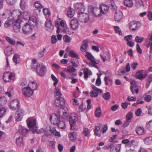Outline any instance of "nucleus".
Segmentation results:
<instances>
[{"label":"nucleus","mask_w":152,"mask_h":152,"mask_svg":"<svg viewBox=\"0 0 152 152\" xmlns=\"http://www.w3.org/2000/svg\"><path fill=\"white\" fill-rule=\"evenodd\" d=\"M79 25L78 20L75 19H73L71 21L70 27L73 30H75L78 27Z\"/></svg>","instance_id":"17"},{"label":"nucleus","mask_w":152,"mask_h":152,"mask_svg":"<svg viewBox=\"0 0 152 152\" xmlns=\"http://www.w3.org/2000/svg\"><path fill=\"white\" fill-rule=\"evenodd\" d=\"M20 21H21L20 18H23L24 20H26L29 18V13L27 11H24L23 12H20Z\"/></svg>","instance_id":"21"},{"label":"nucleus","mask_w":152,"mask_h":152,"mask_svg":"<svg viewBox=\"0 0 152 152\" xmlns=\"http://www.w3.org/2000/svg\"><path fill=\"white\" fill-rule=\"evenodd\" d=\"M45 28L47 31H52L53 28V26L50 20H47L45 22Z\"/></svg>","instance_id":"16"},{"label":"nucleus","mask_w":152,"mask_h":152,"mask_svg":"<svg viewBox=\"0 0 152 152\" xmlns=\"http://www.w3.org/2000/svg\"><path fill=\"white\" fill-rule=\"evenodd\" d=\"M57 124L58 127L61 129H63L65 128V122L62 121H60Z\"/></svg>","instance_id":"41"},{"label":"nucleus","mask_w":152,"mask_h":152,"mask_svg":"<svg viewBox=\"0 0 152 152\" xmlns=\"http://www.w3.org/2000/svg\"><path fill=\"white\" fill-rule=\"evenodd\" d=\"M14 25L13 26V30L14 31L18 33L19 31V22L18 19H16L15 22L14 23Z\"/></svg>","instance_id":"24"},{"label":"nucleus","mask_w":152,"mask_h":152,"mask_svg":"<svg viewBox=\"0 0 152 152\" xmlns=\"http://www.w3.org/2000/svg\"><path fill=\"white\" fill-rule=\"evenodd\" d=\"M20 4L21 9L24 10L25 8L26 0H21Z\"/></svg>","instance_id":"55"},{"label":"nucleus","mask_w":152,"mask_h":152,"mask_svg":"<svg viewBox=\"0 0 152 152\" xmlns=\"http://www.w3.org/2000/svg\"><path fill=\"white\" fill-rule=\"evenodd\" d=\"M34 131L37 132V133L39 134L44 132L45 134L47 136H48L50 135V134L49 133V132L46 130H45L43 129H41L39 131H38L37 129L36 131Z\"/></svg>","instance_id":"33"},{"label":"nucleus","mask_w":152,"mask_h":152,"mask_svg":"<svg viewBox=\"0 0 152 152\" xmlns=\"http://www.w3.org/2000/svg\"><path fill=\"white\" fill-rule=\"evenodd\" d=\"M31 26L28 23H26L22 27L23 32L24 34H29L32 33V29Z\"/></svg>","instance_id":"13"},{"label":"nucleus","mask_w":152,"mask_h":152,"mask_svg":"<svg viewBox=\"0 0 152 152\" xmlns=\"http://www.w3.org/2000/svg\"><path fill=\"white\" fill-rule=\"evenodd\" d=\"M100 94L99 91H92L91 92V96L92 97H96L98 96V94Z\"/></svg>","instance_id":"50"},{"label":"nucleus","mask_w":152,"mask_h":152,"mask_svg":"<svg viewBox=\"0 0 152 152\" xmlns=\"http://www.w3.org/2000/svg\"><path fill=\"white\" fill-rule=\"evenodd\" d=\"M64 41L66 43H69L71 41V39L70 37L67 35H65L63 37Z\"/></svg>","instance_id":"48"},{"label":"nucleus","mask_w":152,"mask_h":152,"mask_svg":"<svg viewBox=\"0 0 152 152\" xmlns=\"http://www.w3.org/2000/svg\"><path fill=\"white\" fill-rule=\"evenodd\" d=\"M102 124H100L99 125L96 126L95 129L94 130L95 135L99 137L100 136L101 134L99 133V131L100 130Z\"/></svg>","instance_id":"32"},{"label":"nucleus","mask_w":152,"mask_h":152,"mask_svg":"<svg viewBox=\"0 0 152 152\" xmlns=\"http://www.w3.org/2000/svg\"><path fill=\"white\" fill-rule=\"evenodd\" d=\"M124 4L125 6L129 7H132L133 4L132 0H126L124 1Z\"/></svg>","instance_id":"36"},{"label":"nucleus","mask_w":152,"mask_h":152,"mask_svg":"<svg viewBox=\"0 0 152 152\" xmlns=\"http://www.w3.org/2000/svg\"><path fill=\"white\" fill-rule=\"evenodd\" d=\"M35 7L38 9L42 8L43 7L42 3L39 1H36L34 4Z\"/></svg>","instance_id":"47"},{"label":"nucleus","mask_w":152,"mask_h":152,"mask_svg":"<svg viewBox=\"0 0 152 152\" xmlns=\"http://www.w3.org/2000/svg\"><path fill=\"white\" fill-rule=\"evenodd\" d=\"M89 19L88 15L87 14H84L83 15H80L79 20L82 23H86Z\"/></svg>","instance_id":"19"},{"label":"nucleus","mask_w":152,"mask_h":152,"mask_svg":"<svg viewBox=\"0 0 152 152\" xmlns=\"http://www.w3.org/2000/svg\"><path fill=\"white\" fill-rule=\"evenodd\" d=\"M140 24L136 21H133L130 23V28L133 31H136L139 29Z\"/></svg>","instance_id":"12"},{"label":"nucleus","mask_w":152,"mask_h":152,"mask_svg":"<svg viewBox=\"0 0 152 152\" xmlns=\"http://www.w3.org/2000/svg\"><path fill=\"white\" fill-rule=\"evenodd\" d=\"M75 9L78 11H81L84 9L83 5L81 3H77L74 4Z\"/></svg>","instance_id":"29"},{"label":"nucleus","mask_w":152,"mask_h":152,"mask_svg":"<svg viewBox=\"0 0 152 152\" xmlns=\"http://www.w3.org/2000/svg\"><path fill=\"white\" fill-rule=\"evenodd\" d=\"M19 58V56L18 54H15L13 57V61L15 63V64H17L18 63L17 62L18 59Z\"/></svg>","instance_id":"52"},{"label":"nucleus","mask_w":152,"mask_h":152,"mask_svg":"<svg viewBox=\"0 0 152 152\" xmlns=\"http://www.w3.org/2000/svg\"><path fill=\"white\" fill-rule=\"evenodd\" d=\"M123 16V13L121 11L119 10H117L114 16L115 20L117 22H119L122 18Z\"/></svg>","instance_id":"18"},{"label":"nucleus","mask_w":152,"mask_h":152,"mask_svg":"<svg viewBox=\"0 0 152 152\" xmlns=\"http://www.w3.org/2000/svg\"><path fill=\"white\" fill-rule=\"evenodd\" d=\"M51 77L52 80L54 81L53 85L54 86L57 85L58 83V81L57 78L53 75H51Z\"/></svg>","instance_id":"64"},{"label":"nucleus","mask_w":152,"mask_h":152,"mask_svg":"<svg viewBox=\"0 0 152 152\" xmlns=\"http://www.w3.org/2000/svg\"><path fill=\"white\" fill-rule=\"evenodd\" d=\"M130 88L132 94H134V91H135L136 94H137L138 93L139 91L138 88L136 86H131Z\"/></svg>","instance_id":"46"},{"label":"nucleus","mask_w":152,"mask_h":152,"mask_svg":"<svg viewBox=\"0 0 152 152\" xmlns=\"http://www.w3.org/2000/svg\"><path fill=\"white\" fill-rule=\"evenodd\" d=\"M75 13V10L72 9L70 8L68 11L67 12V15L68 17L72 18Z\"/></svg>","instance_id":"35"},{"label":"nucleus","mask_w":152,"mask_h":152,"mask_svg":"<svg viewBox=\"0 0 152 152\" xmlns=\"http://www.w3.org/2000/svg\"><path fill=\"white\" fill-rule=\"evenodd\" d=\"M35 66L37 74L41 76H43L46 71L45 66L38 63L36 64Z\"/></svg>","instance_id":"3"},{"label":"nucleus","mask_w":152,"mask_h":152,"mask_svg":"<svg viewBox=\"0 0 152 152\" xmlns=\"http://www.w3.org/2000/svg\"><path fill=\"white\" fill-rule=\"evenodd\" d=\"M29 23L31 26H37V19L35 16H32L29 17Z\"/></svg>","instance_id":"22"},{"label":"nucleus","mask_w":152,"mask_h":152,"mask_svg":"<svg viewBox=\"0 0 152 152\" xmlns=\"http://www.w3.org/2000/svg\"><path fill=\"white\" fill-rule=\"evenodd\" d=\"M125 73V71L124 67H122L118 71L116 72V75H123Z\"/></svg>","instance_id":"39"},{"label":"nucleus","mask_w":152,"mask_h":152,"mask_svg":"<svg viewBox=\"0 0 152 152\" xmlns=\"http://www.w3.org/2000/svg\"><path fill=\"white\" fill-rule=\"evenodd\" d=\"M28 87L33 91L37 88L38 86L36 83L32 82L29 83Z\"/></svg>","instance_id":"27"},{"label":"nucleus","mask_w":152,"mask_h":152,"mask_svg":"<svg viewBox=\"0 0 152 152\" xmlns=\"http://www.w3.org/2000/svg\"><path fill=\"white\" fill-rule=\"evenodd\" d=\"M133 116V113L130 112L127 114L126 116V118L127 120H130L131 119Z\"/></svg>","instance_id":"59"},{"label":"nucleus","mask_w":152,"mask_h":152,"mask_svg":"<svg viewBox=\"0 0 152 152\" xmlns=\"http://www.w3.org/2000/svg\"><path fill=\"white\" fill-rule=\"evenodd\" d=\"M54 92L55 93V95L56 97L63 98L62 97V94L60 90L56 87H55Z\"/></svg>","instance_id":"30"},{"label":"nucleus","mask_w":152,"mask_h":152,"mask_svg":"<svg viewBox=\"0 0 152 152\" xmlns=\"http://www.w3.org/2000/svg\"><path fill=\"white\" fill-rule=\"evenodd\" d=\"M60 25L58 26L57 27L56 32L57 33H59L60 30H62V28H64L66 26V23H65L64 21L63 20H61L60 22Z\"/></svg>","instance_id":"26"},{"label":"nucleus","mask_w":152,"mask_h":152,"mask_svg":"<svg viewBox=\"0 0 152 152\" xmlns=\"http://www.w3.org/2000/svg\"><path fill=\"white\" fill-rule=\"evenodd\" d=\"M69 123L70 125L71 128L73 129L75 122L78 120L77 115L75 113H73L70 115L69 118Z\"/></svg>","instance_id":"7"},{"label":"nucleus","mask_w":152,"mask_h":152,"mask_svg":"<svg viewBox=\"0 0 152 152\" xmlns=\"http://www.w3.org/2000/svg\"><path fill=\"white\" fill-rule=\"evenodd\" d=\"M12 49L11 47H7L5 50V54L7 56H9L12 54Z\"/></svg>","instance_id":"45"},{"label":"nucleus","mask_w":152,"mask_h":152,"mask_svg":"<svg viewBox=\"0 0 152 152\" xmlns=\"http://www.w3.org/2000/svg\"><path fill=\"white\" fill-rule=\"evenodd\" d=\"M11 15V14L10 10H5L2 14V17L3 18H8Z\"/></svg>","instance_id":"28"},{"label":"nucleus","mask_w":152,"mask_h":152,"mask_svg":"<svg viewBox=\"0 0 152 152\" xmlns=\"http://www.w3.org/2000/svg\"><path fill=\"white\" fill-rule=\"evenodd\" d=\"M88 42L87 40H85L83 41L80 48L81 51L84 52L86 51L88 46Z\"/></svg>","instance_id":"20"},{"label":"nucleus","mask_w":152,"mask_h":152,"mask_svg":"<svg viewBox=\"0 0 152 152\" xmlns=\"http://www.w3.org/2000/svg\"><path fill=\"white\" fill-rule=\"evenodd\" d=\"M147 127L150 131L152 132V120L150 121L147 124Z\"/></svg>","instance_id":"61"},{"label":"nucleus","mask_w":152,"mask_h":152,"mask_svg":"<svg viewBox=\"0 0 152 152\" xmlns=\"http://www.w3.org/2000/svg\"><path fill=\"white\" fill-rule=\"evenodd\" d=\"M33 91L28 87H25L22 90V93L25 96L30 97L33 94Z\"/></svg>","instance_id":"14"},{"label":"nucleus","mask_w":152,"mask_h":152,"mask_svg":"<svg viewBox=\"0 0 152 152\" xmlns=\"http://www.w3.org/2000/svg\"><path fill=\"white\" fill-rule=\"evenodd\" d=\"M87 54L85 55L86 57L88 59L91 61V62L93 64L95 65L96 63L95 59L93 56L90 53L87 52Z\"/></svg>","instance_id":"25"},{"label":"nucleus","mask_w":152,"mask_h":152,"mask_svg":"<svg viewBox=\"0 0 152 152\" xmlns=\"http://www.w3.org/2000/svg\"><path fill=\"white\" fill-rule=\"evenodd\" d=\"M102 97L106 100L109 99L110 98V94L109 92H106L103 94Z\"/></svg>","instance_id":"56"},{"label":"nucleus","mask_w":152,"mask_h":152,"mask_svg":"<svg viewBox=\"0 0 152 152\" xmlns=\"http://www.w3.org/2000/svg\"><path fill=\"white\" fill-rule=\"evenodd\" d=\"M15 78V74L10 72H5L3 76L4 80L7 82H9L11 80H14Z\"/></svg>","instance_id":"4"},{"label":"nucleus","mask_w":152,"mask_h":152,"mask_svg":"<svg viewBox=\"0 0 152 152\" xmlns=\"http://www.w3.org/2000/svg\"><path fill=\"white\" fill-rule=\"evenodd\" d=\"M59 115L63 118H66L69 115L68 112V109L66 107H64L63 108H61L59 110Z\"/></svg>","instance_id":"6"},{"label":"nucleus","mask_w":152,"mask_h":152,"mask_svg":"<svg viewBox=\"0 0 152 152\" xmlns=\"http://www.w3.org/2000/svg\"><path fill=\"white\" fill-rule=\"evenodd\" d=\"M114 28L117 33H118L120 35L122 34V31L118 26H115L114 27Z\"/></svg>","instance_id":"57"},{"label":"nucleus","mask_w":152,"mask_h":152,"mask_svg":"<svg viewBox=\"0 0 152 152\" xmlns=\"http://www.w3.org/2000/svg\"><path fill=\"white\" fill-rule=\"evenodd\" d=\"M12 90V88H9L7 90V91L5 92V94L6 96L10 97L12 96V95L11 92Z\"/></svg>","instance_id":"51"},{"label":"nucleus","mask_w":152,"mask_h":152,"mask_svg":"<svg viewBox=\"0 0 152 152\" xmlns=\"http://www.w3.org/2000/svg\"><path fill=\"white\" fill-rule=\"evenodd\" d=\"M68 136L69 139L71 141H74L76 138L74 136V132L69 133Z\"/></svg>","instance_id":"62"},{"label":"nucleus","mask_w":152,"mask_h":152,"mask_svg":"<svg viewBox=\"0 0 152 152\" xmlns=\"http://www.w3.org/2000/svg\"><path fill=\"white\" fill-rule=\"evenodd\" d=\"M93 15L96 17H99L102 15V14L100 7H93L91 10Z\"/></svg>","instance_id":"10"},{"label":"nucleus","mask_w":152,"mask_h":152,"mask_svg":"<svg viewBox=\"0 0 152 152\" xmlns=\"http://www.w3.org/2000/svg\"><path fill=\"white\" fill-rule=\"evenodd\" d=\"M55 104L56 107H60L63 108L65 105V100L64 98L56 97L55 100Z\"/></svg>","instance_id":"11"},{"label":"nucleus","mask_w":152,"mask_h":152,"mask_svg":"<svg viewBox=\"0 0 152 152\" xmlns=\"http://www.w3.org/2000/svg\"><path fill=\"white\" fill-rule=\"evenodd\" d=\"M7 102L6 98L4 96L0 97V105H4Z\"/></svg>","instance_id":"43"},{"label":"nucleus","mask_w":152,"mask_h":152,"mask_svg":"<svg viewBox=\"0 0 152 152\" xmlns=\"http://www.w3.org/2000/svg\"><path fill=\"white\" fill-rule=\"evenodd\" d=\"M148 71L145 70H138L136 74L137 78L140 80L145 79L148 75Z\"/></svg>","instance_id":"5"},{"label":"nucleus","mask_w":152,"mask_h":152,"mask_svg":"<svg viewBox=\"0 0 152 152\" xmlns=\"http://www.w3.org/2000/svg\"><path fill=\"white\" fill-rule=\"evenodd\" d=\"M136 133L139 135L144 134L146 133L144 128L141 126L137 125L136 128Z\"/></svg>","instance_id":"15"},{"label":"nucleus","mask_w":152,"mask_h":152,"mask_svg":"<svg viewBox=\"0 0 152 152\" xmlns=\"http://www.w3.org/2000/svg\"><path fill=\"white\" fill-rule=\"evenodd\" d=\"M107 55L108 56V57L105 56H104L100 54V56L104 62L106 60H108L110 59V57L109 56V54H107Z\"/></svg>","instance_id":"58"},{"label":"nucleus","mask_w":152,"mask_h":152,"mask_svg":"<svg viewBox=\"0 0 152 152\" xmlns=\"http://www.w3.org/2000/svg\"><path fill=\"white\" fill-rule=\"evenodd\" d=\"M27 125L29 129L32 131L37 130L36 119L32 117L28 118L26 120Z\"/></svg>","instance_id":"2"},{"label":"nucleus","mask_w":152,"mask_h":152,"mask_svg":"<svg viewBox=\"0 0 152 152\" xmlns=\"http://www.w3.org/2000/svg\"><path fill=\"white\" fill-rule=\"evenodd\" d=\"M69 53L70 56L71 57L76 58L77 59L80 58L78 55L74 52V51L72 50H70L69 52Z\"/></svg>","instance_id":"37"},{"label":"nucleus","mask_w":152,"mask_h":152,"mask_svg":"<svg viewBox=\"0 0 152 152\" xmlns=\"http://www.w3.org/2000/svg\"><path fill=\"white\" fill-rule=\"evenodd\" d=\"M51 122L53 124H57L60 121V118L58 115L56 113L53 114L50 117Z\"/></svg>","instance_id":"9"},{"label":"nucleus","mask_w":152,"mask_h":152,"mask_svg":"<svg viewBox=\"0 0 152 152\" xmlns=\"http://www.w3.org/2000/svg\"><path fill=\"white\" fill-rule=\"evenodd\" d=\"M83 134L85 137H88L90 134L89 129L87 128H84L83 131Z\"/></svg>","instance_id":"54"},{"label":"nucleus","mask_w":152,"mask_h":152,"mask_svg":"<svg viewBox=\"0 0 152 152\" xmlns=\"http://www.w3.org/2000/svg\"><path fill=\"white\" fill-rule=\"evenodd\" d=\"M19 101L18 99H14L11 101L9 104V107L13 110L18 109Z\"/></svg>","instance_id":"8"},{"label":"nucleus","mask_w":152,"mask_h":152,"mask_svg":"<svg viewBox=\"0 0 152 152\" xmlns=\"http://www.w3.org/2000/svg\"><path fill=\"white\" fill-rule=\"evenodd\" d=\"M5 39L7 42L12 45H15L16 42L13 39L8 37H5Z\"/></svg>","instance_id":"38"},{"label":"nucleus","mask_w":152,"mask_h":152,"mask_svg":"<svg viewBox=\"0 0 152 152\" xmlns=\"http://www.w3.org/2000/svg\"><path fill=\"white\" fill-rule=\"evenodd\" d=\"M132 35H129L125 36L124 37V39L127 42L130 41L132 39Z\"/></svg>","instance_id":"63"},{"label":"nucleus","mask_w":152,"mask_h":152,"mask_svg":"<svg viewBox=\"0 0 152 152\" xmlns=\"http://www.w3.org/2000/svg\"><path fill=\"white\" fill-rule=\"evenodd\" d=\"M112 2L113 1L111 0V4H109L108 5L102 4L100 6V8L102 14H107L108 12L109 9L110 7L111 8L112 10H116L117 9V7Z\"/></svg>","instance_id":"1"},{"label":"nucleus","mask_w":152,"mask_h":152,"mask_svg":"<svg viewBox=\"0 0 152 152\" xmlns=\"http://www.w3.org/2000/svg\"><path fill=\"white\" fill-rule=\"evenodd\" d=\"M95 116L99 118L101 117V110L100 107H98L96 108L95 112Z\"/></svg>","instance_id":"40"},{"label":"nucleus","mask_w":152,"mask_h":152,"mask_svg":"<svg viewBox=\"0 0 152 152\" xmlns=\"http://www.w3.org/2000/svg\"><path fill=\"white\" fill-rule=\"evenodd\" d=\"M57 41V39L56 36L52 35L51 37V43L53 44H55Z\"/></svg>","instance_id":"60"},{"label":"nucleus","mask_w":152,"mask_h":152,"mask_svg":"<svg viewBox=\"0 0 152 152\" xmlns=\"http://www.w3.org/2000/svg\"><path fill=\"white\" fill-rule=\"evenodd\" d=\"M19 10H14L12 13H11V15L13 16L14 19L15 20L16 18H17L16 19H18V20H19Z\"/></svg>","instance_id":"31"},{"label":"nucleus","mask_w":152,"mask_h":152,"mask_svg":"<svg viewBox=\"0 0 152 152\" xmlns=\"http://www.w3.org/2000/svg\"><path fill=\"white\" fill-rule=\"evenodd\" d=\"M13 22L12 20H7L4 24V26L5 28H8L9 27L11 26Z\"/></svg>","instance_id":"44"},{"label":"nucleus","mask_w":152,"mask_h":152,"mask_svg":"<svg viewBox=\"0 0 152 152\" xmlns=\"http://www.w3.org/2000/svg\"><path fill=\"white\" fill-rule=\"evenodd\" d=\"M105 84L106 85H111L112 83V80L108 76H105L104 78Z\"/></svg>","instance_id":"34"},{"label":"nucleus","mask_w":152,"mask_h":152,"mask_svg":"<svg viewBox=\"0 0 152 152\" xmlns=\"http://www.w3.org/2000/svg\"><path fill=\"white\" fill-rule=\"evenodd\" d=\"M20 132L23 137H26L29 132V131L27 129L21 126L20 128Z\"/></svg>","instance_id":"23"},{"label":"nucleus","mask_w":152,"mask_h":152,"mask_svg":"<svg viewBox=\"0 0 152 152\" xmlns=\"http://www.w3.org/2000/svg\"><path fill=\"white\" fill-rule=\"evenodd\" d=\"M144 142L145 144L147 145H149L152 144V137H149L144 140Z\"/></svg>","instance_id":"42"},{"label":"nucleus","mask_w":152,"mask_h":152,"mask_svg":"<svg viewBox=\"0 0 152 152\" xmlns=\"http://www.w3.org/2000/svg\"><path fill=\"white\" fill-rule=\"evenodd\" d=\"M6 110V109L2 107L0 108V118L3 117L5 114Z\"/></svg>","instance_id":"49"},{"label":"nucleus","mask_w":152,"mask_h":152,"mask_svg":"<svg viewBox=\"0 0 152 152\" xmlns=\"http://www.w3.org/2000/svg\"><path fill=\"white\" fill-rule=\"evenodd\" d=\"M144 38L143 37H140L137 36L135 38V41L137 43H141L144 40Z\"/></svg>","instance_id":"53"}]
</instances>
